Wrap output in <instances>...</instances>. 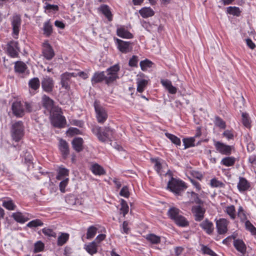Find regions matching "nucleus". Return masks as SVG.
I'll return each instance as SVG.
<instances>
[{
	"label": "nucleus",
	"instance_id": "nucleus-1",
	"mask_svg": "<svg viewBox=\"0 0 256 256\" xmlns=\"http://www.w3.org/2000/svg\"><path fill=\"white\" fill-rule=\"evenodd\" d=\"M120 70L118 64H116L107 68L106 72H96L91 79L92 86L104 82L105 84L110 86L119 78L118 72Z\"/></svg>",
	"mask_w": 256,
	"mask_h": 256
},
{
	"label": "nucleus",
	"instance_id": "nucleus-2",
	"mask_svg": "<svg viewBox=\"0 0 256 256\" xmlns=\"http://www.w3.org/2000/svg\"><path fill=\"white\" fill-rule=\"evenodd\" d=\"M180 210L176 207H170L167 212L168 216L178 226L185 227L188 226V222L181 214Z\"/></svg>",
	"mask_w": 256,
	"mask_h": 256
},
{
	"label": "nucleus",
	"instance_id": "nucleus-3",
	"mask_svg": "<svg viewBox=\"0 0 256 256\" xmlns=\"http://www.w3.org/2000/svg\"><path fill=\"white\" fill-rule=\"evenodd\" d=\"M92 130L93 134L97 136L98 139L102 142H104L107 140L112 138L114 133V130L109 126L105 127L102 130L100 127L96 126L93 127Z\"/></svg>",
	"mask_w": 256,
	"mask_h": 256
},
{
	"label": "nucleus",
	"instance_id": "nucleus-4",
	"mask_svg": "<svg viewBox=\"0 0 256 256\" xmlns=\"http://www.w3.org/2000/svg\"><path fill=\"white\" fill-rule=\"evenodd\" d=\"M12 138L16 142H18L24 135V126L22 121H17L12 124L10 128Z\"/></svg>",
	"mask_w": 256,
	"mask_h": 256
},
{
	"label": "nucleus",
	"instance_id": "nucleus-5",
	"mask_svg": "<svg viewBox=\"0 0 256 256\" xmlns=\"http://www.w3.org/2000/svg\"><path fill=\"white\" fill-rule=\"evenodd\" d=\"M167 188L176 194L180 195L186 186L182 180L171 177L168 183Z\"/></svg>",
	"mask_w": 256,
	"mask_h": 256
},
{
	"label": "nucleus",
	"instance_id": "nucleus-6",
	"mask_svg": "<svg viewBox=\"0 0 256 256\" xmlns=\"http://www.w3.org/2000/svg\"><path fill=\"white\" fill-rule=\"evenodd\" d=\"M214 146L217 152L223 155L230 156L235 150L233 146L226 144L221 142L214 140Z\"/></svg>",
	"mask_w": 256,
	"mask_h": 256
},
{
	"label": "nucleus",
	"instance_id": "nucleus-7",
	"mask_svg": "<svg viewBox=\"0 0 256 256\" xmlns=\"http://www.w3.org/2000/svg\"><path fill=\"white\" fill-rule=\"evenodd\" d=\"M96 118L98 123L103 124L108 117L107 112L105 108L100 104V102L96 100L94 104Z\"/></svg>",
	"mask_w": 256,
	"mask_h": 256
},
{
	"label": "nucleus",
	"instance_id": "nucleus-8",
	"mask_svg": "<svg viewBox=\"0 0 256 256\" xmlns=\"http://www.w3.org/2000/svg\"><path fill=\"white\" fill-rule=\"evenodd\" d=\"M62 113L61 109L58 108L52 112V120L56 127L62 128L66 123V120Z\"/></svg>",
	"mask_w": 256,
	"mask_h": 256
},
{
	"label": "nucleus",
	"instance_id": "nucleus-9",
	"mask_svg": "<svg viewBox=\"0 0 256 256\" xmlns=\"http://www.w3.org/2000/svg\"><path fill=\"white\" fill-rule=\"evenodd\" d=\"M41 84L42 89L44 92L47 93H51L54 88V82L52 78L46 76L42 80Z\"/></svg>",
	"mask_w": 256,
	"mask_h": 256
},
{
	"label": "nucleus",
	"instance_id": "nucleus-10",
	"mask_svg": "<svg viewBox=\"0 0 256 256\" xmlns=\"http://www.w3.org/2000/svg\"><path fill=\"white\" fill-rule=\"evenodd\" d=\"M42 55L47 60H51L54 56L55 54L52 46L48 41L42 44Z\"/></svg>",
	"mask_w": 256,
	"mask_h": 256
},
{
	"label": "nucleus",
	"instance_id": "nucleus-11",
	"mask_svg": "<svg viewBox=\"0 0 256 256\" xmlns=\"http://www.w3.org/2000/svg\"><path fill=\"white\" fill-rule=\"evenodd\" d=\"M118 48L124 54H127L132 50V43L130 42H126L118 38L116 39Z\"/></svg>",
	"mask_w": 256,
	"mask_h": 256
},
{
	"label": "nucleus",
	"instance_id": "nucleus-12",
	"mask_svg": "<svg viewBox=\"0 0 256 256\" xmlns=\"http://www.w3.org/2000/svg\"><path fill=\"white\" fill-rule=\"evenodd\" d=\"M14 114L18 118H22L24 114V108L23 104L18 101L14 102L12 106Z\"/></svg>",
	"mask_w": 256,
	"mask_h": 256
},
{
	"label": "nucleus",
	"instance_id": "nucleus-13",
	"mask_svg": "<svg viewBox=\"0 0 256 256\" xmlns=\"http://www.w3.org/2000/svg\"><path fill=\"white\" fill-rule=\"evenodd\" d=\"M192 212L194 216L195 220L200 222L204 218L206 210L204 208L200 206H195L192 207Z\"/></svg>",
	"mask_w": 256,
	"mask_h": 256
},
{
	"label": "nucleus",
	"instance_id": "nucleus-14",
	"mask_svg": "<svg viewBox=\"0 0 256 256\" xmlns=\"http://www.w3.org/2000/svg\"><path fill=\"white\" fill-rule=\"evenodd\" d=\"M21 22L22 20L20 15L16 14L12 16L11 24L12 28V33L14 35L18 36L20 30Z\"/></svg>",
	"mask_w": 256,
	"mask_h": 256
},
{
	"label": "nucleus",
	"instance_id": "nucleus-15",
	"mask_svg": "<svg viewBox=\"0 0 256 256\" xmlns=\"http://www.w3.org/2000/svg\"><path fill=\"white\" fill-rule=\"evenodd\" d=\"M58 149L60 152L62 158L66 159L70 154L68 143L65 140L60 139L59 141Z\"/></svg>",
	"mask_w": 256,
	"mask_h": 256
},
{
	"label": "nucleus",
	"instance_id": "nucleus-16",
	"mask_svg": "<svg viewBox=\"0 0 256 256\" xmlns=\"http://www.w3.org/2000/svg\"><path fill=\"white\" fill-rule=\"evenodd\" d=\"M28 66L25 63L22 61H17L14 64V71L20 75H24L25 74H28Z\"/></svg>",
	"mask_w": 256,
	"mask_h": 256
},
{
	"label": "nucleus",
	"instance_id": "nucleus-17",
	"mask_svg": "<svg viewBox=\"0 0 256 256\" xmlns=\"http://www.w3.org/2000/svg\"><path fill=\"white\" fill-rule=\"evenodd\" d=\"M228 221L224 218H220L216 222V226L218 232L220 234H226L228 231Z\"/></svg>",
	"mask_w": 256,
	"mask_h": 256
},
{
	"label": "nucleus",
	"instance_id": "nucleus-18",
	"mask_svg": "<svg viewBox=\"0 0 256 256\" xmlns=\"http://www.w3.org/2000/svg\"><path fill=\"white\" fill-rule=\"evenodd\" d=\"M200 227L209 235L212 234L214 230L213 223L208 218L205 219L200 224Z\"/></svg>",
	"mask_w": 256,
	"mask_h": 256
},
{
	"label": "nucleus",
	"instance_id": "nucleus-19",
	"mask_svg": "<svg viewBox=\"0 0 256 256\" xmlns=\"http://www.w3.org/2000/svg\"><path fill=\"white\" fill-rule=\"evenodd\" d=\"M186 197L188 201L186 203L190 204L196 203L198 204H203V202L199 198L198 194L194 192H187Z\"/></svg>",
	"mask_w": 256,
	"mask_h": 256
},
{
	"label": "nucleus",
	"instance_id": "nucleus-20",
	"mask_svg": "<svg viewBox=\"0 0 256 256\" xmlns=\"http://www.w3.org/2000/svg\"><path fill=\"white\" fill-rule=\"evenodd\" d=\"M237 188L240 192H244L250 190V184L246 178L240 176Z\"/></svg>",
	"mask_w": 256,
	"mask_h": 256
},
{
	"label": "nucleus",
	"instance_id": "nucleus-21",
	"mask_svg": "<svg viewBox=\"0 0 256 256\" xmlns=\"http://www.w3.org/2000/svg\"><path fill=\"white\" fill-rule=\"evenodd\" d=\"M7 51L12 57H16L18 55V42L14 40L10 42L7 44Z\"/></svg>",
	"mask_w": 256,
	"mask_h": 256
},
{
	"label": "nucleus",
	"instance_id": "nucleus-22",
	"mask_svg": "<svg viewBox=\"0 0 256 256\" xmlns=\"http://www.w3.org/2000/svg\"><path fill=\"white\" fill-rule=\"evenodd\" d=\"M42 106L50 112H52L54 108V101L46 94L42 96Z\"/></svg>",
	"mask_w": 256,
	"mask_h": 256
},
{
	"label": "nucleus",
	"instance_id": "nucleus-23",
	"mask_svg": "<svg viewBox=\"0 0 256 256\" xmlns=\"http://www.w3.org/2000/svg\"><path fill=\"white\" fill-rule=\"evenodd\" d=\"M234 246L238 251L244 254L246 252V247L242 240L237 239L234 241Z\"/></svg>",
	"mask_w": 256,
	"mask_h": 256
},
{
	"label": "nucleus",
	"instance_id": "nucleus-24",
	"mask_svg": "<svg viewBox=\"0 0 256 256\" xmlns=\"http://www.w3.org/2000/svg\"><path fill=\"white\" fill-rule=\"evenodd\" d=\"M84 140L81 138H74L72 142L73 148L77 152H80L83 150Z\"/></svg>",
	"mask_w": 256,
	"mask_h": 256
},
{
	"label": "nucleus",
	"instance_id": "nucleus-25",
	"mask_svg": "<svg viewBox=\"0 0 256 256\" xmlns=\"http://www.w3.org/2000/svg\"><path fill=\"white\" fill-rule=\"evenodd\" d=\"M116 34L118 36L124 38H133L132 34L123 27L118 28Z\"/></svg>",
	"mask_w": 256,
	"mask_h": 256
},
{
	"label": "nucleus",
	"instance_id": "nucleus-26",
	"mask_svg": "<svg viewBox=\"0 0 256 256\" xmlns=\"http://www.w3.org/2000/svg\"><path fill=\"white\" fill-rule=\"evenodd\" d=\"M70 79L67 73L62 74L60 76V84L62 88L68 90L70 88Z\"/></svg>",
	"mask_w": 256,
	"mask_h": 256
},
{
	"label": "nucleus",
	"instance_id": "nucleus-27",
	"mask_svg": "<svg viewBox=\"0 0 256 256\" xmlns=\"http://www.w3.org/2000/svg\"><path fill=\"white\" fill-rule=\"evenodd\" d=\"M236 159L234 156H226L222 158L220 164L226 167L232 166L236 162Z\"/></svg>",
	"mask_w": 256,
	"mask_h": 256
},
{
	"label": "nucleus",
	"instance_id": "nucleus-28",
	"mask_svg": "<svg viewBox=\"0 0 256 256\" xmlns=\"http://www.w3.org/2000/svg\"><path fill=\"white\" fill-rule=\"evenodd\" d=\"M100 11L104 15L109 21H112V14L110 10V8L107 5H102L99 8Z\"/></svg>",
	"mask_w": 256,
	"mask_h": 256
},
{
	"label": "nucleus",
	"instance_id": "nucleus-29",
	"mask_svg": "<svg viewBox=\"0 0 256 256\" xmlns=\"http://www.w3.org/2000/svg\"><path fill=\"white\" fill-rule=\"evenodd\" d=\"M12 216L16 222L21 224H24L28 220V218L20 212H14Z\"/></svg>",
	"mask_w": 256,
	"mask_h": 256
},
{
	"label": "nucleus",
	"instance_id": "nucleus-30",
	"mask_svg": "<svg viewBox=\"0 0 256 256\" xmlns=\"http://www.w3.org/2000/svg\"><path fill=\"white\" fill-rule=\"evenodd\" d=\"M86 251L91 255L96 254L98 252V245L95 241L85 245Z\"/></svg>",
	"mask_w": 256,
	"mask_h": 256
},
{
	"label": "nucleus",
	"instance_id": "nucleus-31",
	"mask_svg": "<svg viewBox=\"0 0 256 256\" xmlns=\"http://www.w3.org/2000/svg\"><path fill=\"white\" fill-rule=\"evenodd\" d=\"M139 12L143 18H148L153 16L154 12L150 8H143L140 10Z\"/></svg>",
	"mask_w": 256,
	"mask_h": 256
},
{
	"label": "nucleus",
	"instance_id": "nucleus-32",
	"mask_svg": "<svg viewBox=\"0 0 256 256\" xmlns=\"http://www.w3.org/2000/svg\"><path fill=\"white\" fill-rule=\"evenodd\" d=\"M92 172L95 175H104L106 174V171L104 168L98 164H92L90 168Z\"/></svg>",
	"mask_w": 256,
	"mask_h": 256
},
{
	"label": "nucleus",
	"instance_id": "nucleus-33",
	"mask_svg": "<svg viewBox=\"0 0 256 256\" xmlns=\"http://www.w3.org/2000/svg\"><path fill=\"white\" fill-rule=\"evenodd\" d=\"M42 30L44 31V34L46 36H50L52 32V26L50 24V20L46 22L44 24Z\"/></svg>",
	"mask_w": 256,
	"mask_h": 256
},
{
	"label": "nucleus",
	"instance_id": "nucleus-34",
	"mask_svg": "<svg viewBox=\"0 0 256 256\" xmlns=\"http://www.w3.org/2000/svg\"><path fill=\"white\" fill-rule=\"evenodd\" d=\"M69 170L66 168L60 166L58 168V175L56 177L58 180H62L66 178L65 177L68 176Z\"/></svg>",
	"mask_w": 256,
	"mask_h": 256
},
{
	"label": "nucleus",
	"instance_id": "nucleus-35",
	"mask_svg": "<svg viewBox=\"0 0 256 256\" xmlns=\"http://www.w3.org/2000/svg\"><path fill=\"white\" fill-rule=\"evenodd\" d=\"M66 201L69 205L73 206L81 204L80 200L76 198L74 195L67 196L66 198Z\"/></svg>",
	"mask_w": 256,
	"mask_h": 256
},
{
	"label": "nucleus",
	"instance_id": "nucleus-36",
	"mask_svg": "<svg viewBox=\"0 0 256 256\" xmlns=\"http://www.w3.org/2000/svg\"><path fill=\"white\" fill-rule=\"evenodd\" d=\"M29 87L34 90H36L40 88V82L38 78H34L30 79L28 82Z\"/></svg>",
	"mask_w": 256,
	"mask_h": 256
},
{
	"label": "nucleus",
	"instance_id": "nucleus-37",
	"mask_svg": "<svg viewBox=\"0 0 256 256\" xmlns=\"http://www.w3.org/2000/svg\"><path fill=\"white\" fill-rule=\"evenodd\" d=\"M242 121L244 126L250 128L251 127V120L249 115L246 112H242Z\"/></svg>",
	"mask_w": 256,
	"mask_h": 256
},
{
	"label": "nucleus",
	"instance_id": "nucleus-38",
	"mask_svg": "<svg viewBox=\"0 0 256 256\" xmlns=\"http://www.w3.org/2000/svg\"><path fill=\"white\" fill-rule=\"evenodd\" d=\"M69 238V234L67 233H61L58 238L57 244L58 246H62L65 244Z\"/></svg>",
	"mask_w": 256,
	"mask_h": 256
},
{
	"label": "nucleus",
	"instance_id": "nucleus-39",
	"mask_svg": "<svg viewBox=\"0 0 256 256\" xmlns=\"http://www.w3.org/2000/svg\"><path fill=\"white\" fill-rule=\"evenodd\" d=\"M165 135L168 139H170V141L173 144H176V146H180L181 142H180V138H178V137H177L176 136L172 134H170L168 132H166Z\"/></svg>",
	"mask_w": 256,
	"mask_h": 256
},
{
	"label": "nucleus",
	"instance_id": "nucleus-40",
	"mask_svg": "<svg viewBox=\"0 0 256 256\" xmlns=\"http://www.w3.org/2000/svg\"><path fill=\"white\" fill-rule=\"evenodd\" d=\"M98 228L94 226H90L86 232V238L90 240L96 234Z\"/></svg>",
	"mask_w": 256,
	"mask_h": 256
},
{
	"label": "nucleus",
	"instance_id": "nucleus-41",
	"mask_svg": "<svg viewBox=\"0 0 256 256\" xmlns=\"http://www.w3.org/2000/svg\"><path fill=\"white\" fill-rule=\"evenodd\" d=\"M146 239L152 244H158L160 242V238L154 234H149L146 236Z\"/></svg>",
	"mask_w": 256,
	"mask_h": 256
},
{
	"label": "nucleus",
	"instance_id": "nucleus-42",
	"mask_svg": "<svg viewBox=\"0 0 256 256\" xmlns=\"http://www.w3.org/2000/svg\"><path fill=\"white\" fill-rule=\"evenodd\" d=\"M152 62L148 59L141 61L140 64V68L143 71L146 70L148 68L152 67Z\"/></svg>",
	"mask_w": 256,
	"mask_h": 256
},
{
	"label": "nucleus",
	"instance_id": "nucleus-43",
	"mask_svg": "<svg viewBox=\"0 0 256 256\" xmlns=\"http://www.w3.org/2000/svg\"><path fill=\"white\" fill-rule=\"evenodd\" d=\"M194 138H184L182 140V142L184 146V149L194 146Z\"/></svg>",
	"mask_w": 256,
	"mask_h": 256
},
{
	"label": "nucleus",
	"instance_id": "nucleus-44",
	"mask_svg": "<svg viewBox=\"0 0 256 256\" xmlns=\"http://www.w3.org/2000/svg\"><path fill=\"white\" fill-rule=\"evenodd\" d=\"M120 205H121V208H120V210L122 212L123 214V216H125L128 212V210H129L128 206L126 202L123 199L121 200Z\"/></svg>",
	"mask_w": 256,
	"mask_h": 256
},
{
	"label": "nucleus",
	"instance_id": "nucleus-45",
	"mask_svg": "<svg viewBox=\"0 0 256 256\" xmlns=\"http://www.w3.org/2000/svg\"><path fill=\"white\" fill-rule=\"evenodd\" d=\"M226 212L232 219L234 220L236 218V210L234 206L231 205L227 206L226 208Z\"/></svg>",
	"mask_w": 256,
	"mask_h": 256
},
{
	"label": "nucleus",
	"instance_id": "nucleus-46",
	"mask_svg": "<svg viewBox=\"0 0 256 256\" xmlns=\"http://www.w3.org/2000/svg\"><path fill=\"white\" fill-rule=\"evenodd\" d=\"M210 185L212 188H224V184L218 180L216 178H213L210 180Z\"/></svg>",
	"mask_w": 256,
	"mask_h": 256
},
{
	"label": "nucleus",
	"instance_id": "nucleus-47",
	"mask_svg": "<svg viewBox=\"0 0 256 256\" xmlns=\"http://www.w3.org/2000/svg\"><path fill=\"white\" fill-rule=\"evenodd\" d=\"M44 224L42 221L40 219H36L30 222L26 226L28 228H36L38 226H42Z\"/></svg>",
	"mask_w": 256,
	"mask_h": 256
},
{
	"label": "nucleus",
	"instance_id": "nucleus-48",
	"mask_svg": "<svg viewBox=\"0 0 256 256\" xmlns=\"http://www.w3.org/2000/svg\"><path fill=\"white\" fill-rule=\"evenodd\" d=\"M2 206L10 210H14L16 208V206L13 202L12 200L3 202Z\"/></svg>",
	"mask_w": 256,
	"mask_h": 256
},
{
	"label": "nucleus",
	"instance_id": "nucleus-49",
	"mask_svg": "<svg viewBox=\"0 0 256 256\" xmlns=\"http://www.w3.org/2000/svg\"><path fill=\"white\" fill-rule=\"evenodd\" d=\"M228 14L234 16H239L240 14V8L236 6H229L227 8Z\"/></svg>",
	"mask_w": 256,
	"mask_h": 256
},
{
	"label": "nucleus",
	"instance_id": "nucleus-50",
	"mask_svg": "<svg viewBox=\"0 0 256 256\" xmlns=\"http://www.w3.org/2000/svg\"><path fill=\"white\" fill-rule=\"evenodd\" d=\"M245 226L247 230L256 236V228L254 226V225L250 222V220H246L245 222Z\"/></svg>",
	"mask_w": 256,
	"mask_h": 256
},
{
	"label": "nucleus",
	"instance_id": "nucleus-51",
	"mask_svg": "<svg viewBox=\"0 0 256 256\" xmlns=\"http://www.w3.org/2000/svg\"><path fill=\"white\" fill-rule=\"evenodd\" d=\"M202 253L205 254H208L210 256H218V255L210 248L204 245H202Z\"/></svg>",
	"mask_w": 256,
	"mask_h": 256
},
{
	"label": "nucleus",
	"instance_id": "nucleus-52",
	"mask_svg": "<svg viewBox=\"0 0 256 256\" xmlns=\"http://www.w3.org/2000/svg\"><path fill=\"white\" fill-rule=\"evenodd\" d=\"M148 84V81L145 80H141L138 82L137 90L140 92H142L144 90V88Z\"/></svg>",
	"mask_w": 256,
	"mask_h": 256
},
{
	"label": "nucleus",
	"instance_id": "nucleus-53",
	"mask_svg": "<svg viewBox=\"0 0 256 256\" xmlns=\"http://www.w3.org/2000/svg\"><path fill=\"white\" fill-rule=\"evenodd\" d=\"M42 232L44 235L49 237H56V234L52 229L44 228H42Z\"/></svg>",
	"mask_w": 256,
	"mask_h": 256
},
{
	"label": "nucleus",
	"instance_id": "nucleus-54",
	"mask_svg": "<svg viewBox=\"0 0 256 256\" xmlns=\"http://www.w3.org/2000/svg\"><path fill=\"white\" fill-rule=\"evenodd\" d=\"M214 123L220 128L225 129L226 128V122L218 116L216 117Z\"/></svg>",
	"mask_w": 256,
	"mask_h": 256
},
{
	"label": "nucleus",
	"instance_id": "nucleus-55",
	"mask_svg": "<svg viewBox=\"0 0 256 256\" xmlns=\"http://www.w3.org/2000/svg\"><path fill=\"white\" fill-rule=\"evenodd\" d=\"M138 56H132V58L129 60L128 65L131 67H136L138 66Z\"/></svg>",
	"mask_w": 256,
	"mask_h": 256
},
{
	"label": "nucleus",
	"instance_id": "nucleus-56",
	"mask_svg": "<svg viewBox=\"0 0 256 256\" xmlns=\"http://www.w3.org/2000/svg\"><path fill=\"white\" fill-rule=\"evenodd\" d=\"M44 248V244L41 241H38L34 244V252H38L42 251Z\"/></svg>",
	"mask_w": 256,
	"mask_h": 256
},
{
	"label": "nucleus",
	"instance_id": "nucleus-57",
	"mask_svg": "<svg viewBox=\"0 0 256 256\" xmlns=\"http://www.w3.org/2000/svg\"><path fill=\"white\" fill-rule=\"evenodd\" d=\"M69 179L68 178H66L64 179L62 182H60L59 186H60V190L62 192H65V188L66 186L68 184Z\"/></svg>",
	"mask_w": 256,
	"mask_h": 256
},
{
	"label": "nucleus",
	"instance_id": "nucleus-58",
	"mask_svg": "<svg viewBox=\"0 0 256 256\" xmlns=\"http://www.w3.org/2000/svg\"><path fill=\"white\" fill-rule=\"evenodd\" d=\"M152 162L154 163V168L158 174H160L162 169V164L158 159H152Z\"/></svg>",
	"mask_w": 256,
	"mask_h": 256
},
{
	"label": "nucleus",
	"instance_id": "nucleus-59",
	"mask_svg": "<svg viewBox=\"0 0 256 256\" xmlns=\"http://www.w3.org/2000/svg\"><path fill=\"white\" fill-rule=\"evenodd\" d=\"M120 194L125 198H128L130 196L128 188L126 186H124L120 191Z\"/></svg>",
	"mask_w": 256,
	"mask_h": 256
},
{
	"label": "nucleus",
	"instance_id": "nucleus-60",
	"mask_svg": "<svg viewBox=\"0 0 256 256\" xmlns=\"http://www.w3.org/2000/svg\"><path fill=\"white\" fill-rule=\"evenodd\" d=\"M44 8L46 10H52L54 12L58 10V6L50 4L47 2L46 3V6Z\"/></svg>",
	"mask_w": 256,
	"mask_h": 256
},
{
	"label": "nucleus",
	"instance_id": "nucleus-61",
	"mask_svg": "<svg viewBox=\"0 0 256 256\" xmlns=\"http://www.w3.org/2000/svg\"><path fill=\"white\" fill-rule=\"evenodd\" d=\"M222 136L226 138L228 140H232L234 138L233 133L232 132V131L228 130H225L223 132Z\"/></svg>",
	"mask_w": 256,
	"mask_h": 256
},
{
	"label": "nucleus",
	"instance_id": "nucleus-62",
	"mask_svg": "<svg viewBox=\"0 0 256 256\" xmlns=\"http://www.w3.org/2000/svg\"><path fill=\"white\" fill-rule=\"evenodd\" d=\"M68 132L72 135L81 134L80 130L76 128H70L68 129Z\"/></svg>",
	"mask_w": 256,
	"mask_h": 256
},
{
	"label": "nucleus",
	"instance_id": "nucleus-63",
	"mask_svg": "<svg viewBox=\"0 0 256 256\" xmlns=\"http://www.w3.org/2000/svg\"><path fill=\"white\" fill-rule=\"evenodd\" d=\"M160 82H161V84H162V86H164L166 90L172 84V82L168 80H162Z\"/></svg>",
	"mask_w": 256,
	"mask_h": 256
},
{
	"label": "nucleus",
	"instance_id": "nucleus-64",
	"mask_svg": "<svg viewBox=\"0 0 256 256\" xmlns=\"http://www.w3.org/2000/svg\"><path fill=\"white\" fill-rule=\"evenodd\" d=\"M248 162L252 165L253 166L256 168V156L252 155L250 156Z\"/></svg>",
	"mask_w": 256,
	"mask_h": 256
}]
</instances>
